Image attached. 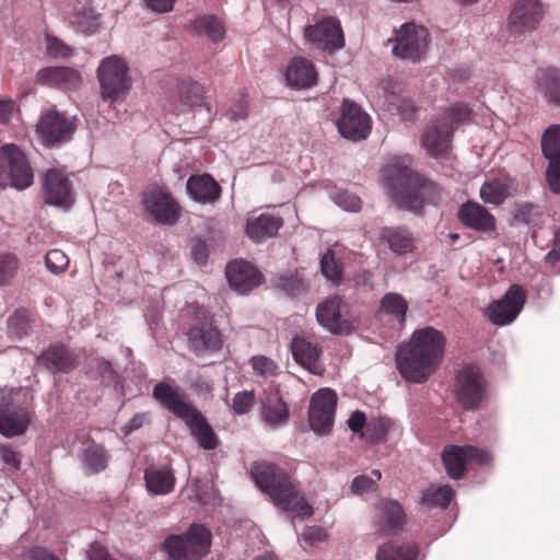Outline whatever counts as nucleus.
Segmentation results:
<instances>
[{
    "mask_svg": "<svg viewBox=\"0 0 560 560\" xmlns=\"http://www.w3.org/2000/svg\"><path fill=\"white\" fill-rule=\"evenodd\" d=\"M446 339L433 327L417 329L410 340L398 348L396 364L401 376L412 383H424L440 366Z\"/></svg>",
    "mask_w": 560,
    "mask_h": 560,
    "instance_id": "nucleus-1",
    "label": "nucleus"
},
{
    "mask_svg": "<svg viewBox=\"0 0 560 560\" xmlns=\"http://www.w3.org/2000/svg\"><path fill=\"white\" fill-rule=\"evenodd\" d=\"M152 396L163 408L174 413L188 425L191 435L200 447L214 450L218 446V438L212 428L201 412L185 399V395L178 386L168 382H160L153 387Z\"/></svg>",
    "mask_w": 560,
    "mask_h": 560,
    "instance_id": "nucleus-2",
    "label": "nucleus"
},
{
    "mask_svg": "<svg viewBox=\"0 0 560 560\" xmlns=\"http://www.w3.org/2000/svg\"><path fill=\"white\" fill-rule=\"evenodd\" d=\"M389 186L398 206L410 211H418L425 203L436 205L441 198L436 184L408 166H397L390 171Z\"/></svg>",
    "mask_w": 560,
    "mask_h": 560,
    "instance_id": "nucleus-3",
    "label": "nucleus"
},
{
    "mask_svg": "<svg viewBox=\"0 0 560 560\" xmlns=\"http://www.w3.org/2000/svg\"><path fill=\"white\" fill-rule=\"evenodd\" d=\"M211 532L200 524H192L186 533L170 535L163 542L167 560H200L211 548Z\"/></svg>",
    "mask_w": 560,
    "mask_h": 560,
    "instance_id": "nucleus-4",
    "label": "nucleus"
},
{
    "mask_svg": "<svg viewBox=\"0 0 560 560\" xmlns=\"http://www.w3.org/2000/svg\"><path fill=\"white\" fill-rule=\"evenodd\" d=\"M129 67L119 56L104 58L96 70L101 96L105 102H122L128 96L132 80L128 74Z\"/></svg>",
    "mask_w": 560,
    "mask_h": 560,
    "instance_id": "nucleus-5",
    "label": "nucleus"
},
{
    "mask_svg": "<svg viewBox=\"0 0 560 560\" xmlns=\"http://www.w3.org/2000/svg\"><path fill=\"white\" fill-rule=\"evenodd\" d=\"M34 183V171L24 151L14 143L0 147V186L24 190Z\"/></svg>",
    "mask_w": 560,
    "mask_h": 560,
    "instance_id": "nucleus-6",
    "label": "nucleus"
},
{
    "mask_svg": "<svg viewBox=\"0 0 560 560\" xmlns=\"http://www.w3.org/2000/svg\"><path fill=\"white\" fill-rule=\"evenodd\" d=\"M454 395L465 410H478L488 398V384L481 369L475 364L464 365L454 381Z\"/></svg>",
    "mask_w": 560,
    "mask_h": 560,
    "instance_id": "nucleus-7",
    "label": "nucleus"
},
{
    "mask_svg": "<svg viewBox=\"0 0 560 560\" xmlns=\"http://www.w3.org/2000/svg\"><path fill=\"white\" fill-rule=\"evenodd\" d=\"M187 312L194 314V323L186 332L189 349L197 357L221 351L223 340L209 313L199 306H190Z\"/></svg>",
    "mask_w": 560,
    "mask_h": 560,
    "instance_id": "nucleus-8",
    "label": "nucleus"
},
{
    "mask_svg": "<svg viewBox=\"0 0 560 560\" xmlns=\"http://www.w3.org/2000/svg\"><path fill=\"white\" fill-rule=\"evenodd\" d=\"M429 32L415 23H405L396 32L393 54L404 60L419 62L429 47Z\"/></svg>",
    "mask_w": 560,
    "mask_h": 560,
    "instance_id": "nucleus-9",
    "label": "nucleus"
},
{
    "mask_svg": "<svg viewBox=\"0 0 560 560\" xmlns=\"http://www.w3.org/2000/svg\"><path fill=\"white\" fill-rule=\"evenodd\" d=\"M44 202L49 206L69 209L74 202L71 182L61 167H50L40 177Z\"/></svg>",
    "mask_w": 560,
    "mask_h": 560,
    "instance_id": "nucleus-10",
    "label": "nucleus"
},
{
    "mask_svg": "<svg viewBox=\"0 0 560 560\" xmlns=\"http://www.w3.org/2000/svg\"><path fill=\"white\" fill-rule=\"evenodd\" d=\"M337 399V394L330 388H320L311 397L308 423L316 434L330 433L335 421Z\"/></svg>",
    "mask_w": 560,
    "mask_h": 560,
    "instance_id": "nucleus-11",
    "label": "nucleus"
},
{
    "mask_svg": "<svg viewBox=\"0 0 560 560\" xmlns=\"http://www.w3.org/2000/svg\"><path fill=\"white\" fill-rule=\"evenodd\" d=\"M441 457L447 476L454 480H459L465 476L468 462L486 465L490 460L486 451L472 445H446Z\"/></svg>",
    "mask_w": 560,
    "mask_h": 560,
    "instance_id": "nucleus-12",
    "label": "nucleus"
},
{
    "mask_svg": "<svg viewBox=\"0 0 560 560\" xmlns=\"http://www.w3.org/2000/svg\"><path fill=\"white\" fill-rule=\"evenodd\" d=\"M525 302V290L520 284H512L501 299L486 308L485 315L493 325L504 326L518 316Z\"/></svg>",
    "mask_w": 560,
    "mask_h": 560,
    "instance_id": "nucleus-13",
    "label": "nucleus"
},
{
    "mask_svg": "<svg viewBox=\"0 0 560 560\" xmlns=\"http://www.w3.org/2000/svg\"><path fill=\"white\" fill-rule=\"evenodd\" d=\"M74 130V120L56 108L43 112L36 125V131L46 145L70 140Z\"/></svg>",
    "mask_w": 560,
    "mask_h": 560,
    "instance_id": "nucleus-14",
    "label": "nucleus"
},
{
    "mask_svg": "<svg viewBox=\"0 0 560 560\" xmlns=\"http://www.w3.org/2000/svg\"><path fill=\"white\" fill-rule=\"evenodd\" d=\"M544 18L542 3L539 0H516L508 19L511 34L521 36L535 31Z\"/></svg>",
    "mask_w": 560,
    "mask_h": 560,
    "instance_id": "nucleus-15",
    "label": "nucleus"
},
{
    "mask_svg": "<svg viewBox=\"0 0 560 560\" xmlns=\"http://www.w3.org/2000/svg\"><path fill=\"white\" fill-rule=\"evenodd\" d=\"M337 127L342 137L357 141L370 135L372 124L370 116L355 102L345 100Z\"/></svg>",
    "mask_w": 560,
    "mask_h": 560,
    "instance_id": "nucleus-16",
    "label": "nucleus"
},
{
    "mask_svg": "<svg viewBox=\"0 0 560 560\" xmlns=\"http://www.w3.org/2000/svg\"><path fill=\"white\" fill-rule=\"evenodd\" d=\"M541 152L548 160L546 179L552 192L560 194V125L548 127L541 136Z\"/></svg>",
    "mask_w": 560,
    "mask_h": 560,
    "instance_id": "nucleus-17",
    "label": "nucleus"
},
{
    "mask_svg": "<svg viewBox=\"0 0 560 560\" xmlns=\"http://www.w3.org/2000/svg\"><path fill=\"white\" fill-rule=\"evenodd\" d=\"M282 511L291 517L293 523L307 521L315 512L295 481L284 474H282Z\"/></svg>",
    "mask_w": 560,
    "mask_h": 560,
    "instance_id": "nucleus-18",
    "label": "nucleus"
},
{
    "mask_svg": "<svg viewBox=\"0 0 560 560\" xmlns=\"http://www.w3.org/2000/svg\"><path fill=\"white\" fill-rule=\"evenodd\" d=\"M305 37L319 48L336 50L345 46V36L340 22L336 18H325L304 31Z\"/></svg>",
    "mask_w": 560,
    "mask_h": 560,
    "instance_id": "nucleus-19",
    "label": "nucleus"
},
{
    "mask_svg": "<svg viewBox=\"0 0 560 560\" xmlns=\"http://www.w3.org/2000/svg\"><path fill=\"white\" fill-rule=\"evenodd\" d=\"M143 203L147 211L160 223L174 224L178 219V205L171 194L163 189L147 192Z\"/></svg>",
    "mask_w": 560,
    "mask_h": 560,
    "instance_id": "nucleus-20",
    "label": "nucleus"
},
{
    "mask_svg": "<svg viewBox=\"0 0 560 560\" xmlns=\"http://www.w3.org/2000/svg\"><path fill=\"white\" fill-rule=\"evenodd\" d=\"M36 82L62 91H77L82 85V75L71 67H46L37 71Z\"/></svg>",
    "mask_w": 560,
    "mask_h": 560,
    "instance_id": "nucleus-21",
    "label": "nucleus"
},
{
    "mask_svg": "<svg viewBox=\"0 0 560 560\" xmlns=\"http://www.w3.org/2000/svg\"><path fill=\"white\" fill-rule=\"evenodd\" d=\"M407 521L402 505L393 499H382L376 504L375 524L380 533L395 535L400 532Z\"/></svg>",
    "mask_w": 560,
    "mask_h": 560,
    "instance_id": "nucleus-22",
    "label": "nucleus"
},
{
    "mask_svg": "<svg viewBox=\"0 0 560 560\" xmlns=\"http://www.w3.org/2000/svg\"><path fill=\"white\" fill-rule=\"evenodd\" d=\"M280 226L279 210L276 206L267 207L265 212H253L246 223V233L256 243L266 241L277 234Z\"/></svg>",
    "mask_w": 560,
    "mask_h": 560,
    "instance_id": "nucleus-23",
    "label": "nucleus"
},
{
    "mask_svg": "<svg viewBox=\"0 0 560 560\" xmlns=\"http://www.w3.org/2000/svg\"><path fill=\"white\" fill-rule=\"evenodd\" d=\"M225 273L230 287L242 294L252 291L261 281L260 272L253 265L243 260L228 264Z\"/></svg>",
    "mask_w": 560,
    "mask_h": 560,
    "instance_id": "nucleus-24",
    "label": "nucleus"
},
{
    "mask_svg": "<svg viewBox=\"0 0 560 560\" xmlns=\"http://www.w3.org/2000/svg\"><path fill=\"white\" fill-rule=\"evenodd\" d=\"M250 477L275 505H280V476L275 464L258 460L252 465Z\"/></svg>",
    "mask_w": 560,
    "mask_h": 560,
    "instance_id": "nucleus-25",
    "label": "nucleus"
},
{
    "mask_svg": "<svg viewBox=\"0 0 560 560\" xmlns=\"http://www.w3.org/2000/svg\"><path fill=\"white\" fill-rule=\"evenodd\" d=\"M454 131L455 126L436 119L422 135L421 143L430 156L439 158L448 151Z\"/></svg>",
    "mask_w": 560,
    "mask_h": 560,
    "instance_id": "nucleus-26",
    "label": "nucleus"
},
{
    "mask_svg": "<svg viewBox=\"0 0 560 560\" xmlns=\"http://www.w3.org/2000/svg\"><path fill=\"white\" fill-rule=\"evenodd\" d=\"M341 298L331 296L318 304L316 308V318L318 323L336 335L349 334L351 325L348 320L341 319L340 315Z\"/></svg>",
    "mask_w": 560,
    "mask_h": 560,
    "instance_id": "nucleus-27",
    "label": "nucleus"
},
{
    "mask_svg": "<svg viewBox=\"0 0 560 560\" xmlns=\"http://www.w3.org/2000/svg\"><path fill=\"white\" fill-rule=\"evenodd\" d=\"M458 220L467 228L478 232H492L495 229V218L481 205L467 201L457 212Z\"/></svg>",
    "mask_w": 560,
    "mask_h": 560,
    "instance_id": "nucleus-28",
    "label": "nucleus"
},
{
    "mask_svg": "<svg viewBox=\"0 0 560 560\" xmlns=\"http://www.w3.org/2000/svg\"><path fill=\"white\" fill-rule=\"evenodd\" d=\"M285 81L291 89L306 90L316 85L317 71L312 61L296 57L287 67Z\"/></svg>",
    "mask_w": 560,
    "mask_h": 560,
    "instance_id": "nucleus-29",
    "label": "nucleus"
},
{
    "mask_svg": "<svg viewBox=\"0 0 560 560\" xmlns=\"http://www.w3.org/2000/svg\"><path fill=\"white\" fill-rule=\"evenodd\" d=\"M27 424V411L20 407H11L3 396L0 402V433L7 438L21 435L25 432Z\"/></svg>",
    "mask_w": 560,
    "mask_h": 560,
    "instance_id": "nucleus-30",
    "label": "nucleus"
},
{
    "mask_svg": "<svg viewBox=\"0 0 560 560\" xmlns=\"http://www.w3.org/2000/svg\"><path fill=\"white\" fill-rule=\"evenodd\" d=\"M186 189L192 200L207 205L214 203L221 196V187L209 174L191 175Z\"/></svg>",
    "mask_w": 560,
    "mask_h": 560,
    "instance_id": "nucleus-31",
    "label": "nucleus"
},
{
    "mask_svg": "<svg viewBox=\"0 0 560 560\" xmlns=\"http://www.w3.org/2000/svg\"><path fill=\"white\" fill-rule=\"evenodd\" d=\"M144 481L151 494L166 495L173 492L176 478L171 466L153 464L145 468Z\"/></svg>",
    "mask_w": 560,
    "mask_h": 560,
    "instance_id": "nucleus-32",
    "label": "nucleus"
},
{
    "mask_svg": "<svg viewBox=\"0 0 560 560\" xmlns=\"http://www.w3.org/2000/svg\"><path fill=\"white\" fill-rule=\"evenodd\" d=\"M36 363L52 373H68L75 366V358L65 346L51 345L37 357Z\"/></svg>",
    "mask_w": 560,
    "mask_h": 560,
    "instance_id": "nucleus-33",
    "label": "nucleus"
},
{
    "mask_svg": "<svg viewBox=\"0 0 560 560\" xmlns=\"http://www.w3.org/2000/svg\"><path fill=\"white\" fill-rule=\"evenodd\" d=\"M92 0H75L69 20L78 31L91 35L100 27V14L94 10Z\"/></svg>",
    "mask_w": 560,
    "mask_h": 560,
    "instance_id": "nucleus-34",
    "label": "nucleus"
},
{
    "mask_svg": "<svg viewBox=\"0 0 560 560\" xmlns=\"http://www.w3.org/2000/svg\"><path fill=\"white\" fill-rule=\"evenodd\" d=\"M380 237L397 255L411 254L417 248L413 234L405 226H385L381 230Z\"/></svg>",
    "mask_w": 560,
    "mask_h": 560,
    "instance_id": "nucleus-35",
    "label": "nucleus"
},
{
    "mask_svg": "<svg viewBox=\"0 0 560 560\" xmlns=\"http://www.w3.org/2000/svg\"><path fill=\"white\" fill-rule=\"evenodd\" d=\"M291 351L299 364L313 373L317 372L320 350L316 345H313L303 337H295L291 343Z\"/></svg>",
    "mask_w": 560,
    "mask_h": 560,
    "instance_id": "nucleus-36",
    "label": "nucleus"
},
{
    "mask_svg": "<svg viewBox=\"0 0 560 560\" xmlns=\"http://www.w3.org/2000/svg\"><path fill=\"white\" fill-rule=\"evenodd\" d=\"M420 552L416 541L397 545L393 540L382 544L376 551V560H417Z\"/></svg>",
    "mask_w": 560,
    "mask_h": 560,
    "instance_id": "nucleus-37",
    "label": "nucleus"
},
{
    "mask_svg": "<svg viewBox=\"0 0 560 560\" xmlns=\"http://www.w3.org/2000/svg\"><path fill=\"white\" fill-rule=\"evenodd\" d=\"M190 27L195 33L205 35L214 43L222 40L225 35L223 22L213 14L199 15L191 22Z\"/></svg>",
    "mask_w": 560,
    "mask_h": 560,
    "instance_id": "nucleus-38",
    "label": "nucleus"
},
{
    "mask_svg": "<svg viewBox=\"0 0 560 560\" xmlns=\"http://www.w3.org/2000/svg\"><path fill=\"white\" fill-rule=\"evenodd\" d=\"M385 102L389 110H395L404 120H413L417 117L418 107L408 97L389 89L385 90Z\"/></svg>",
    "mask_w": 560,
    "mask_h": 560,
    "instance_id": "nucleus-39",
    "label": "nucleus"
},
{
    "mask_svg": "<svg viewBox=\"0 0 560 560\" xmlns=\"http://www.w3.org/2000/svg\"><path fill=\"white\" fill-rule=\"evenodd\" d=\"M408 311V303L406 299L395 292L386 293L380 303V313H384L395 317L399 324H404L406 320V313Z\"/></svg>",
    "mask_w": 560,
    "mask_h": 560,
    "instance_id": "nucleus-40",
    "label": "nucleus"
},
{
    "mask_svg": "<svg viewBox=\"0 0 560 560\" xmlns=\"http://www.w3.org/2000/svg\"><path fill=\"white\" fill-rule=\"evenodd\" d=\"M455 495V491L448 485L431 486L422 492L421 503L429 508L445 509L450 505Z\"/></svg>",
    "mask_w": 560,
    "mask_h": 560,
    "instance_id": "nucleus-41",
    "label": "nucleus"
},
{
    "mask_svg": "<svg viewBox=\"0 0 560 560\" xmlns=\"http://www.w3.org/2000/svg\"><path fill=\"white\" fill-rule=\"evenodd\" d=\"M178 97L183 104V110L199 105L203 98V88L194 81H182L178 84Z\"/></svg>",
    "mask_w": 560,
    "mask_h": 560,
    "instance_id": "nucleus-42",
    "label": "nucleus"
},
{
    "mask_svg": "<svg viewBox=\"0 0 560 560\" xmlns=\"http://www.w3.org/2000/svg\"><path fill=\"white\" fill-rule=\"evenodd\" d=\"M280 395L278 392L266 396L261 401V418L264 423L276 429L280 424Z\"/></svg>",
    "mask_w": 560,
    "mask_h": 560,
    "instance_id": "nucleus-43",
    "label": "nucleus"
},
{
    "mask_svg": "<svg viewBox=\"0 0 560 560\" xmlns=\"http://www.w3.org/2000/svg\"><path fill=\"white\" fill-rule=\"evenodd\" d=\"M83 460L85 469L91 472H98L105 469L107 464V454L103 446L91 444L84 450Z\"/></svg>",
    "mask_w": 560,
    "mask_h": 560,
    "instance_id": "nucleus-44",
    "label": "nucleus"
},
{
    "mask_svg": "<svg viewBox=\"0 0 560 560\" xmlns=\"http://www.w3.org/2000/svg\"><path fill=\"white\" fill-rule=\"evenodd\" d=\"M508 196L506 186L498 180L486 182L480 188V197L486 203L500 205Z\"/></svg>",
    "mask_w": 560,
    "mask_h": 560,
    "instance_id": "nucleus-45",
    "label": "nucleus"
},
{
    "mask_svg": "<svg viewBox=\"0 0 560 560\" xmlns=\"http://www.w3.org/2000/svg\"><path fill=\"white\" fill-rule=\"evenodd\" d=\"M470 109L464 103H455L447 107L438 118L440 121H447L455 129L459 124L467 121L470 118Z\"/></svg>",
    "mask_w": 560,
    "mask_h": 560,
    "instance_id": "nucleus-46",
    "label": "nucleus"
},
{
    "mask_svg": "<svg viewBox=\"0 0 560 560\" xmlns=\"http://www.w3.org/2000/svg\"><path fill=\"white\" fill-rule=\"evenodd\" d=\"M32 329L31 319L26 311H16L8 320L9 334L22 338L27 336Z\"/></svg>",
    "mask_w": 560,
    "mask_h": 560,
    "instance_id": "nucleus-47",
    "label": "nucleus"
},
{
    "mask_svg": "<svg viewBox=\"0 0 560 560\" xmlns=\"http://www.w3.org/2000/svg\"><path fill=\"white\" fill-rule=\"evenodd\" d=\"M320 270L324 277L332 282H339L342 278V266L330 249L322 256Z\"/></svg>",
    "mask_w": 560,
    "mask_h": 560,
    "instance_id": "nucleus-48",
    "label": "nucleus"
},
{
    "mask_svg": "<svg viewBox=\"0 0 560 560\" xmlns=\"http://www.w3.org/2000/svg\"><path fill=\"white\" fill-rule=\"evenodd\" d=\"M19 259L14 254L5 253L0 255V284H8L19 270Z\"/></svg>",
    "mask_w": 560,
    "mask_h": 560,
    "instance_id": "nucleus-49",
    "label": "nucleus"
},
{
    "mask_svg": "<svg viewBox=\"0 0 560 560\" xmlns=\"http://www.w3.org/2000/svg\"><path fill=\"white\" fill-rule=\"evenodd\" d=\"M249 363L254 374L258 377L269 378L276 376L277 363L266 355H254Z\"/></svg>",
    "mask_w": 560,
    "mask_h": 560,
    "instance_id": "nucleus-50",
    "label": "nucleus"
},
{
    "mask_svg": "<svg viewBox=\"0 0 560 560\" xmlns=\"http://www.w3.org/2000/svg\"><path fill=\"white\" fill-rule=\"evenodd\" d=\"M45 265L50 272L59 275L68 268L69 258L61 249L54 248L47 252Z\"/></svg>",
    "mask_w": 560,
    "mask_h": 560,
    "instance_id": "nucleus-51",
    "label": "nucleus"
},
{
    "mask_svg": "<svg viewBox=\"0 0 560 560\" xmlns=\"http://www.w3.org/2000/svg\"><path fill=\"white\" fill-rule=\"evenodd\" d=\"M255 401V395L252 390H244L237 393L233 398L232 408L235 413L244 415L247 413Z\"/></svg>",
    "mask_w": 560,
    "mask_h": 560,
    "instance_id": "nucleus-52",
    "label": "nucleus"
},
{
    "mask_svg": "<svg viewBox=\"0 0 560 560\" xmlns=\"http://www.w3.org/2000/svg\"><path fill=\"white\" fill-rule=\"evenodd\" d=\"M335 202L347 211L357 212L360 211L362 207V200L354 194H351L349 191H338L336 192Z\"/></svg>",
    "mask_w": 560,
    "mask_h": 560,
    "instance_id": "nucleus-53",
    "label": "nucleus"
},
{
    "mask_svg": "<svg viewBox=\"0 0 560 560\" xmlns=\"http://www.w3.org/2000/svg\"><path fill=\"white\" fill-rule=\"evenodd\" d=\"M307 290L305 280L298 276L282 278V291L292 298L300 296Z\"/></svg>",
    "mask_w": 560,
    "mask_h": 560,
    "instance_id": "nucleus-54",
    "label": "nucleus"
},
{
    "mask_svg": "<svg viewBox=\"0 0 560 560\" xmlns=\"http://www.w3.org/2000/svg\"><path fill=\"white\" fill-rule=\"evenodd\" d=\"M390 421L388 419H373L368 423L366 432L373 441H383L389 430Z\"/></svg>",
    "mask_w": 560,
    "mask_h": 560,
    "instance_id": "nucleus-55",
    "label": "nucleus"
},
{
    "mask_svg": "<svg viewBox=\"0 0 560 560\" xmlns=\"http://www.w3.org/2000/svg\"><path fill=\"white\" fill-rule=\"evenodd\" d=\"M46 51L54 58L68 57L70 55V48L59 38L51 35H46Z\"/></svg>",
    "mask_w": 560,
    "mask_h": 560,
    "instance_id": "nucleus-56",
    "label": "nucleus"
},
{
    "mask_svg": "<svg viewBox=\"0 0 560 560\" xmlns=\"http://www.w3.org/2000/svg\"><path fill=\"white\" fill-rule=\"evenodd\" d=\"M301 537L305 544L314 547L326 539L327 533L320 526H307Z\"/></svg>",
    "mask_w": 560,
    "mask_h": 560,
    "instance_id": "nucleus-57",
    "label": "nucleus"
},
{
    "mask_svg": "<svg viewBox=\"0 0 560 560\" xmlns=\"http://www.w3.org/2000/svg\"><path fill=\"white\" fill-rule=\"evenodd\" d=\"M351 492L354 494H362L375 489V480L366 475L357 476L350 486Z\"/></svg>",
    "mask_w": 560,
    "mask_h": 560,
    "instance_id": "nucleus-58",
    "label": "nucleus"
},
{
    "mask_svg": "<svg viewBox=\"0 0 560 560\" xmlns=\"http://www.w3.org/2000/svg\"><path fill=\"white\" fill-rule=\"evenodd\" d=\"M0 457L7 466H9L15 470H18L20 468L21 455L12 446L1 445L0 446Z\"/></svg>",
    "mask_w": 560,
    "mask_h": 560,
    "instance_id": "nucleus-59",
    "label": "nucleus"
},
{
    "mask_svg": "<svg viewBox=\"0 0 560 560\" xmlns=\"http://www.w3.org/2000/svg\"><path fill=\"white\" fill-rule=\"evenodd\" d=\"M151 421L150 412H140L136 413L129 421L122 427V432L125 435H128L135 430L140 429L145 423H149Z\"/></svg>",
    "mask_w": 560,
    "mask_h": 560,
    "instance_id": "nucleus-60",
    "label": "nucleus"
},
{
    "mask_svg": "<svg viewBox=\"0 0 560 560\" xmlns=\"http://www.w3.org/2000/svg\"><path fill=\"white\" fill-rule=\"evenodd\" d=\"M547 94L551 101L560 104V72H550Z\"/></svg>",
    "mask_w": 560,
    "mask_h": 560,
    "instance_id": "nucleus-61",
    "label": "nucleus"
},
{
    "mask_svg": "<svg viewBox=\"0 0 560 560\" xmlns=\"http://www.w3.org/2000/svg\"><path fill=\"white\" fill-rule=\"evenodd\" d=\"M366 423V416L363 411L355 410L348 419V427L353 433L362 432Z\"/></svg>",
    "mask_w": 560,
    "mask_h": 560,
    "instance_id": "nucleus-62",
    "label": "nucleus"
},
{
    "mask_svg": "<svg viewBox=\"0 0 560 560\" xmlns=\"http://www.w3.org/2000/svg\"><path fill=\"white\" fill-rule=\"evenodd\" d=\"M89 560H114L108 550L98 542H93L88 552Z\"/></svg>",
    "mask_w": 560,
    "mask_h": 560,
    "instance_id": "nucleus-63",
    "label": "nucleus"
},
{
    "mask_svg": "<svg viewBox=\"0 0 560 560\" xmlns=\"http://www.w3.org/2000/svg\"><path fill=\"white\" fill-rule=\"evenodd\" d=\"M545 259L551 265L560 261V229L555 232L552 248L548 252Z\"/></svg>",
    "mask_w": 560,
    "mask_h": 560,
    "instance_id": "nucleus-64",
    "label": "nucleus"
}]
</instances>
